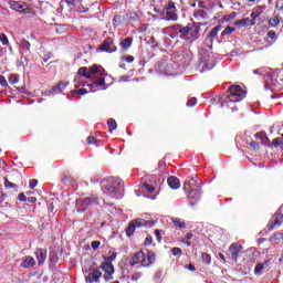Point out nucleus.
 <instances>
[{"label": "nucleus", "mask_w": 283, "mask_h": 283, "mask_svg": "<svg viewBox=\"0 0 283 283\" xmlns=\"http://www.w3.org/2000/svg\"><path fill=\"white\" fill-rule=\"evenodd\" d=\"M102 187L106 189L113 198H123L124 186L120 178L109 177L108 179H103Z\"/></svg>", "instance_id": "nucleus-1"}, {"label": "nucleus", "mask_w": 283, "mask_h": 283, "mask_svg": "<svg viewBox=\"0 0 283 283\" xmlns=\"http://www.w3.org/2000/svg\"><path fill=\"white\" fill-rule=\"evenodd\" d=\"M154 262H156V254L154 252H148L145 255V252L139 251L130 258L129 265L136 266V264H140L142 266H151Z\"/></svg>", "instance_id": "nucleus-2"}, {"label": "nucleus", "mask_w": 283, "mask_h": 283, "mask_svg": "<svg viewBox=\"0 0 283 283\" xmlns=\"http://www.w3.org/2000/svg\"><path fill=\"white\" fill-rule=\"evenodd\" d=\"M184 189L188 192L189 200L197 202L200 200V186L198 185V180L196 178H190L184 185Z\"/></svg>", "instance_id": "nucleus-3"}, {"label": "nucleus", "mask_w": 283, "mask_h": 283, "mask_svg": "<svg viewBox=\"0 0 283 283\" xmlns=\"http://www.w3.org/2000/svg\"><path fill=\"white\" fill-rule=\"evenodd\" d=\"M243 98H247V92L239 85L230 86L229 95L226 96L224 103H240Z\"/></svg>", "instance_id": "nucleus-4"}, {"label": "nucleus", "mask_w": 283, "mask_h": 283, "mask_svg": "<svg viewBox=\"0 0 283 283\" xmlns=\"http://www.w3.org/2000/svg\"><path fill=\"white\" fill-rule=\"evenodd\" d=\"M77 74L83 76V78H94V74H101L102 76H107V72L98 64H94L90 70L87 67H80Z\"/></svg>", "instance_id": "nucleus-5"}, {"label": "nucleus", "mask_w": 283, "mask_h": 283, "mask_svg": "<svg viewBox=\"0 0 283 283\" xmlns=\"http://www.w3.org/2000/svg\"><path fill=\"white\" fill-rule=\"evenodd\" d=\"M163 17L165 21H178V13L176 12V4H174V2H168L165 7Z\"/></svg>", "instance_id": "nucleus-6"}, {"label": "nucleus", "mask_w": 283, "mask_h": 283, "mask_svg": "<svg viewBox=\"0 0 283 283\" xmlns=\"http://www.w3.org/2000/svg\"><path fill=\"white\" fill-rule=\"evenodd\" d=\"M136 227H154V221H147L145 219H136L133 223H130L126 229L127 235H134V231H136Z\"/></svg>", "instance_id": "nucleus-7"}, {"label": "nucleus", "mask_w": 283, "mask_h": 283, "mask_svg": "<svg viewBox=\"0 0 283 283\" xmlns=\"http://www.w3.org/2000/svg\"><path fill=\"white\" fill-rule=\"evenodd\" d=\"M105 85V75L99 74V77L92 83L82 84L83 87H88L90 92H98V87H104Z\"/></svg>", "instance_id": "nucleus-8"}, {"label": "nucleus", "mask_w": 283, "mask_h": 283, "mask_svg": "<svg viewBox=\"0 0 283 283\" xmlns=\"http://www.w3.org/2000/svg\"><path fill=\"white\" fill-rule=\"evenodd\" d=\"M283 222V205L279 209V212L272 217L271 222H270V229H275V227H280Z\"/></svg>", "instance_id": "nucleus-9"}, {"label": "nucleus", "mask_w": 283, "mask_h": 283, "mask_svg": "<svg viewBox=\"0 0 283 283\" xmlns=\"http://www.w3.org/2000/svg\"><path fill=\"white\" fill-rule=\"evenodd\" d=\"M103 273L99 270H93L91 273H85L86 283H95L101 280Z\"/></svg>", "instance_id": "nucleus-10"}, {"label": "nucleus", "mask_w": 283, "mask_h": 283, "mask_svg": "<svg viewBox=\"0 0 283 283\" xmlns=\"http://www.w3.org/2000/svg\"><path fill=\"white\" fill-rule=\"evenodd\" d=\"M101 269L104 271L105 280H112V275H114V264L112 262L106 261L102 264Z\"/></svg>", "instance_id": "nucleus-11"}, {"label": "nucleus", "mask_w": 283, "mask_h": 283, "mask_svg": "<svg viewBox=\"0 0 283 283\" xmlns=\"http://www.w3.org/2000/svg\"><path fill=\"white\" fill-rule=\"evenodd\" d=\"M101 50L103 52H108V53L116 52V46L114 45V40H112V38L105 39L101 46Z\"/></svg>", "instance_id": "nucleus-12"}, {"label": "nucleus", "mask_w": 283, "mask_h": 283, "mask_svg": "<svg viewBox=\"0 0 283 283\" xmlns=\"http://www.w3.org/2000/svg\"><path fill=\"white\" fill-rule=\"evenodd\" d=\"M232 260H238V255H240V251H242V245L238 243H232L229 248Z\"/></svg>", "instance_id": "nucleus-13"}, {"label": "nucleus", "mask_w": 283, "mask_h": 283, "mask_svg": "<svg viewBox=\"0 0 283 283\" xmlns=\"http://www.w3.org/2000/svg\"><path fill=\"white\" fill-rule=\"evenodd\" d=\"M270 265H271L270 260L265 261L264 263H258L254 269L255 275H262L264 273V271H266V269H269Z\"/></svg>", "instance_id": "nucleus-14"}, {"label": "nucleus", "mask_w": 283, "mask_h": 283, "mask_svg": "<svg viewBox=\"0 0 283 283\" xmlns=\"http://www.w3.org/2000/svg\"><path fill=\"white\" fill-rule=\"evenodd\" d=\"M222 30V25H217L214 27L208 38H207V43H209L211 45V43H213V39H216L218 36V32H220Z\"/></svg>", "instance_id": "nucleus-15"}, {"label": "nucleus", "mask_w": 283, "mask_h": 283, "mask_svg": "<svg viewBox=\"0 0 283 283\" xmlns=\"http://www.w3.org/2000/svg\"><path fill=\"white\" fill-rule=\"evenodd\" d=\"M255 140H258V143H260L261 145H269V143H271V140L269 139V137L266 136L265 133H256L254 135Z\"/></svg>", "instance_id": "nucleus-16"}, {"label": "nucleus", "mask_w": 283, "mask_h": 283, "mask_svg": "<svg viewBox=\"0 0 283 283\" xmlns=\"http://www.w3.org/2000/svg\"><path fill=\"white\" fill-rule=\"evenodd\" d=\"M36 264V261L32 256H25L22 260L21 266L22 269H31V266H34Z\"/></svg>", "instance_id": "nucleus-17"}, {"label": "nucleus", "mask_w": 283, "mask_h": 283, "mask_svg": "<svg viewBox=\"0 0 283 283\" xmlns=\"http://www.w3.org/2000/svg\"><path fill=\"white\" fill-rule=\"evenodd\" d=\"M167 182L170 189H180V179H178L177 177H169L167 179Z\"/></svg>", "instance_id": "nucleus-18"}, {"label": "nucleus", "mask_w": 283, "mask_h": 283, "mask_svg": "<svg viewBox=\"0 0 283 283\" xmlns=\"http://www.w3.org/2000/svg\"><path fill=\"white\" fill-rule=\"evenodd\" d=\"M10 8L11 10H15V12H23V10H25L27 6L25 3H20V2H17V1H11L10 2Z\"/></svg>", "instance_id": "nucleus-19"}, {"label": "nucleus", "mask_w": 283, "mask_h": 283, "mask_svg": "<svg viewBox=\"0 0 283 283\" xmlns=\"http://www.w3.org/2000/svg\"><path fill=\"white\" fill-rule=\"evenodd\" d=\"M90 205H98V201L94 197H86L82 200L83 210L87 209Z\"/></svg>", "instance_id": "nucleus-20"}, {"label": "nucleus", "mask_w": 283, "mask_h": 283, "mask_svg": "<svg viewBox=\"0 0 283 283\" xmlns=\"http://www.w3.org/2000/svg\"><path fill=\"white\" fill-rule=\"evenodd\" d=\"M264 10H266V6L255 7L251 13V18L253 19V21H255V19H258V17H260V14L264 12Z\"/></svg>", "instance_id": "nucleus-21"}, {"label": "nucleus", "mask_w": 283, "mask_h": 283, "mask_svg": "<svg viewBox=\"0 0 283 283\" xmlns=\"http://www.w3.org/2000/svg\"><path fill=\"white\" fill-rule=\"evenodd\" d=\"M234 25H241L242 28H247V25H255V20H250L249 18L241 19L237 22H234Z\"/></svg>", "instance_id": "nucleus-22"}, {"label": "nucleus", "mask_w": 283, "mask_h": 283, "mask_svg": "<svg viewBox=\"0 0 283 283\" xmlns=\"http://www.w3.org/2000/svg\"><path fill=\"white\" fill-rule=\"evenodd\" d=\"M35 256H36L38 263L43 264L45 262V259L48 258V254L45 253V251L39 249L35 251Z\"/></svg>", "instance_id": "nucleus-23"}, {"label": "nucleus", "mask_w": 283, "mask_h": 283, "mask_svg": "<svg viewBox=\"0 0 283 283\" xmlns=\"http://www.w3.org/2000/svg\"><path fill=\"white\" fill-rule=\"evenodd\" d=\"M171 222L178 229H187V223H185V221H182L180 218H171Z\"/></svg>", "instance_id": "nucleus-24"}, {"label": "nucleus", "mask_w": 283, "mask_h": 283, "mask_svg": "<svg viewBox=\"0 0 283 283\" xmlns=\"http://www.w3.org/2000/svg\"><path fill=\"white\" fill-rule=\"evenodd\" d=\"M133 40L132 38H126L120 42V48L124 50H129L132 48Z\"/></svg>", "instance_id": "nucleus-25"}, {"label": "nucleus", "mask_w": 283, "mask_h": 283, "mask_svg": "<svg viewBox=\"0 0 283 283\" xmlns=\"http://www.w3.org/2000/svg\"><path fill=\"white\" fill-rule=\"evenodd\" d=\"M67 30H69L67 24H56L55 25L56 34H64V32H67Z\"/></svg>", "instance_id": "nucleus-26"}, {"label": "nucleus", "mask_w": 283, "mask_h": 283, "mask_svg": "<svg viewBox=\"0 0 283 283\" xmlns=\"http://www.w3.org/2000/svg\"><path fill=\"white\" fill-rule=\"evenodd\" d=\"M193 17L198 21H201V19H207V13L205 12V10H197L195 11Z\"/></svg>", "instance_id": "nucleus-27"}, {"label": "nucleus", "mask_w": 283, "mask_h": 283, "mask_svg": "<svg viewBox=\"0 0 283 283\" xmlns=\"http://www.w3.org/2000/svg\"><path fill=\"white\" fill-rule=\"evenodd\" d=\"M235 32V28L233 27H227L222 32H221V36L227 38V36H231V33Z\"/></svg>", "instance_id": "nucleus-28"}, {"label": "nucleus", "mask_w": 283, "mask_h": 283, "mask_svg": "<svg viewBox=\"0 0 283 283\" xmlns=\"http://www.w3.org/2000/svg\"><path fill=\"white\" fill-rule=\"evenodd\" d=\"M193 238L192 233H187L184 239L181 240V242L184 244H186L187 247H191V239Z\"/></svg>", "instance_id": "nucleus-29"}, {"label": "nucleus", "mask_w": 283, "mask_h": 283, "mask_svg": "<svg viewBox=\"0 0 283 283\" xmlns=\"http://www.w3.org/2000/svg\"><path fill=\"white\" fill-rule=\"evenodd\" d=\"M107 126H108L109 132H114V129H116V127H118V124H116V119L111 118L107 122Z\"/></svg>", "instance_id": "nucleus-30"}, {"label": "nucleus", "mask_w": 283, "mask_h": 283, "mask_svg": "<svg viewBox=\"0 0 283 283\" xmlns=\"http://www.w3.org/2000/svg\"><path fill=\"white\" fill-rule=\"evenodd\" d=\"M201 261L203 264H211V254L202 253Z\"/></svg>", "instance_id": "nucleus-31"}, {"label": "nucleus", "mask_w": 283, "mask_h": 283, "mask_svg": "<svg viewBox=\"0 0 283 283\" xmlns=\"http://www.w3.org/2000/svg\"><path fill=\"white\" fill-rule=\"evenodd\" d=\"M20 48H22V50H27L28 52H30L31 44L28 40H22L20 42Z\"/></svg>", "instance_id": "nucleus-32"}, {"label": "nucleus", "mask_w": 283, "mask_h": 283, "mask_svg": "<svg viewBox=\"0 0 283 283\" xmlns=\"http://www.w3.org/2000/svg\"><path fill=\"white\" fill-rule=\"evenodd\" d=\"M143 188L146 189V191H148V193H154V191H156V187H154L147 182L143 184Z\"/></svg>", "instance_id": "nucleus-33"}, {"label": "nucleus", "mask_w": 283, "mask_h": 283, "mask_svg": "<svg viewBox=\"0 0 283 283\" xmlns=\"http://www.w3.org/2000/svg\"><path fill=\"white\" fill-rule=\"evenodd\" d=\"M0 43H2V45H10V41L8 40V35H6V33L0 34Z\"/></svg>", "instance_id": "nucleus-34"}, {"label": "nucleus", "mask_w": 283, "mask_h": 283, "mask_svg": "<svg viewBox=\"0 0 283 283\" xmlns=\"http://www.w3.org/2000/svg\"><path fill=\"white\" fill-rule=\"evenodd\" d=\"M191 32V28L189 27H181L179 28V34H182L184 36H187Z\"/></svg>", "instance_id": "nucleus-35"}, {"label": "nucleus", "mask_w": 283, "mask_h": 283, "mask_svg": "<svg viewBox=\"0 0 283 283\" xmlns=\"http://www.w3.org/2000/svg\"><path fill=\"white\" fill-rule=\"evenodd\" d=\"M270 25H272L273 28H277V25H280V19L277 17L271 18Z\"/></svg>", "instance_id": "nucleus-36"}, {"label": "nucleus", "mask_w": 283, "mask_h": 283, "mask_svg": "<svg viewBox=\"0 0 283 283\" xmlns=\"http://www.w3.org/2000/svg\"><path fill=\"white\" fill-rule=\"evenodd\" d=\"M67 85H69L67 82H64V83L61 82L57 84V86L55 88H53V92H56V90H59L61 92V90H65Z\"/></svg>", "instance_id": "nucleus-37"}, {"label": "nucleus", "mask_w": 283, "mask_h": 283, "mask_svg": "<svg viewBox=\"0 0 283 283\" xmlns=\"http://www.w3.org/2000/svg\"><path fill=\"white\" fill-rule=\"evenodd\" d=\"M62 1H64L65 3H67V6L73 8L74 6H78V3H81V0H62Z\"/></svg>", "instance_id": "nucleus-38"}, {"label": "nucleus", "mask_w": 283, "mask_h": 283, "mask_svg": "<svg viewBox=\"0 0 283 283\" xmlns=\"http://www.w3.org/2000/svg\"><path fill=\"white\" fill-rule=\"evenodd\" d=\"M272 240L274 242H276V244H280V241L283 240V234L282 233H275L272 238Z\"/></svg>", "instance_id": "nucleus-39"}, {"label": "nucleus", "mask_w": 283, "mask_h": 283, "mask_svg": "<svg viewBox=\"0 0 283 283\" xmlns=\"http://www.w3.org/2000/svg\"><path fill=\"white\" fill-rule=\"evenodd\" d=\"M249 147H251V149H253V151L260 150V145L256 142H250Z\"/></svg>", "instance_id": "nucleus-40"}, {"label": "nucleus", "mask_w": 283, "mask_h": 283, "mask_svg": "<svg viewBox=\"0 0 283 283\" xmlns=\"http://www.w3.org/2000/svg\"><path fill=\"white\" fill-rule=\"evenodd\" d=\"M9 83L11 85H17V83H19V77H17V75H10L9 76Z\"/></svg>", "instance_id": "nucleus-41"}, {"label": "nucleus", "mask_w": 283, "mask_h": 283, "mask_svg": "<svg viewBox=\"0 0 283 283\" xmlns=\"http://www.w3.org/2000/svg\"><path fill=\"white\" fill-rule=\"evenodd\" d=\"M161 233L163 230H155V238H157V242H163Z\"/></svg>", "instance_id": "nucleus-42"}, {"label": "nucleus", "mask_w": 283, "mask_h": 283, "mask_svg": "<svg viewBox=\"0 0 283 283\" xmlns=\"http://www.w3.org/2000/svg\"><path fill=\"white\" fill-rule=\"evenodd\" d=\"M4 187L7 189H14V187H17V185L10 182L8 179H4Z\"/></svg>", "instance_id": "nucleus-43"}, {"label": "nucleus", "mask_w": 283, "mask_h": 283, "mask_svg": "<svg viewBox=\"0 0 283 283\" xmlns=\"http://www.w3.org/2000/svg\"><path fill=\"white\" fill-rule=\"evenodd\" d=\"M171 253L172 255H182V250L180 248H172Z\"/></svg>", "instance_id": "nucleus-44"}, {"label": "nucleus", "mask_w": 283, "mask_h": 283, "mask_svg": "<svg viewBox=\"0 0 283 283\" xmlns=\"http://www.w3.org/2000/svg\"><path fill=\"white\" fill-rule=\"evenodd\" d=\"M197 103H198V99L196 97H191L188 101L187 105H188V107H193Z\"/></svg>", "instance_id": "nucleus-45"}, {"label": "nucleus", "mask_w": 283, "mask_h": 283, "mask_svg": "<svg viewBox=\"0 0 283 283\" xmlns=\"http://www.w3.org/2000/svg\"><path fill=\"white\" fill-rule=\"evenodd\" d=\"M73 94H80V96H85L87 94L86 88H80L77 91H73Z\"/></svg>", "instance_id": "nucleus-46"}, {"label": "nucleus", "mask_w": 283, "mask_h": 283, "mask_svg": "<svg viewBox=\"0 0 283 283\" xmlns=\"http://www.w3.org/2000/svg\"><path fill=\"white\" fill-rule=\"evenodd\" d=\"M0 85H2V87H8V80H6V76L0 75Z\"/></svg>", "instance_id": "nucleus-47"}, {"label": "nucleus", "mask_w": 283, "mask_h": 283, "mask_svg": "<svg viewBox=\"0 0 283 283\" xmlns=\"http://www.w3.org/2000/svg\"><path fill=\"white\" fill-rule=\"evenodd\" d=\"M122 61H126V63H134V56L132 55L123 56Z\"/></svg>", "instance_id": "nucleus-48"}, {"label": "nucleus", "mask_w": 283, "mask_h": 283, "mask_svg": "<svg viewBox=\"0 0 283 283\" xmlns=\"http://www.w3.org/2000/svg\"><path fill=\"white\" fill-rule=\"evenodd\" d=\"M206 67L208 70H213V67H216V61L212 60V61L206 63Z\"/></svg>", "instance_id": "nucleus-49"}, {"label": "nucleus", "mask_w": 283, "mask_h": 283, "mask_svg": "<svg viewBox=\"0 0 283 283\" xmlns=\"http://www.w3.org/2000/svg\"><path fill=\"white\" fill-rule=\"evenodd\" d=\"M92 249H94V251H96V249H98V247H101V241H93L91 243Z\"/></svg>", "instance_id": "nucleus-50"}, {"label": "nucleus", "mask_w": 283, "mask_h": 283, "mask_svg": "<svg viewBox=\"0 0 283 283\" xmlns=\"http://www.w3.org/2000/svg\"><path fill=\"white\" fill-rule=\"evenodd\" d=\"M36 185H39V180L32 179L29 184V187H30V189H34V187H36Z\"/></svg>", "instance_id": "nucleus-51"}, {"label": "nucleus", "mask_w": 283, "mask_h": 283, "mask_svg": "<svg viewBox=\"0 0 283 283\" xmlns=\"http://www.w3.org/2000/svg\"><path fill=\"white\" fill-rule=\"evenodd\" d=\"M153 242H154V238H151V235H148V237H146L144 244L147 247V245L151 244Z\"/></svg>", "instance_id": "nucleus-52"}, {"label": "nucleus", "mask_w": 283, "mask_h": 283, "mask_svg": "<svg viewBox=\"0 0 283 283\" xmlns=\"http://www.w3.org/2000/svg\"><path fill=\"white\" fill-rule=\"evenodd\" d=\"M192 39L196 41V39H200V31L198 29H195L192 33Z\"/></svg>", "instance_id": "nucleus-53"}, {"label": "nucleus", "mask_w": 283, "mask_h": 283, "mask_svg": "<svg viewBox=\"0 0 283 283\" xmlns=\"http://www.w3.org/2000/svg\"><path fill=\"white\" fill-rule=\"evenodd\" d=\"M87 143H88V145H95L96 144V138H94L93 136H90L87 138Z\"/></svg>", "instance_id": "nucleus-54"}, {"label": "nucleus", "mask_w": 283, "mask_h": 283, "mask_svg": "<svg viewBox=\"0 0 283 283\" xmlns=\"http://www.w3.org/2000/svg\"><path fill=\"white\" fill-rule=\"evenodd\" d=\"M280 143H282V142H280V138H274V139L272 140V145H273L274 147H280Z\"/></svg>", "instance_id": "nucleus-55"}, {"label": "nucleus", "mask_w": 283, "mask_h": 283, "mask_svg": "<svg viewBox=\"0 0 283 283\" xmlns=\"http://www.w3.org/2000/svg\"><path fill=\"white\" fill-rule=\"evenodd\" d=\"M185 269H188V271H191V272H196V266L191 263L186 265Z\"/></svg>", "instance_id": "nucleus-56"}, {"label": "nucleus", "mask_w": 283, "mask_h": 283, "mask_svg": "<svg viewBox=\"0 0 283 283\" xmlns=\"http://www.w3.org/2000/svg\"><path fill=\"white\" fill-rule=\"evenodd\" d=\"M19 200H20V202H25V200H28V198L25 197V193H20L19 195Z\"/></svg>", "instance_id": "nucleus-57"}, {"label": "nucleus", "mask_w": 283, "mask_h": 283, "mask_svg": "<svg viewBox=\"0 0 283 283\" xmlns=\"http://www.w3.org/2000/svg\"><path fill=\"white\" fill-rule=\"evenodd\" d=\"M27 200H28L29 202H31V203L36 202V198H34V197H29V198H27Z\"/></svg>", "instance_id": "nucleus-58"}, {"label": "nucleus", "mask_w": 283, "mask_h": 283, "mask_svg": "<svg viewBox=\"0 0 283 283\" xmlns=\"http://www.w3.org/2000/svg\"><path fill=\"white\" fill-rule=\"evenodd\" d=\"M180 28H181L180 24L170 27L171 30H179V31H180Z\"/></svg>", "instance_id": "nucleus-59"}, {"label": "nucleus", "mask_w": 283, "mask_h": 283, "mask_svg": "<svg viewBox=\"0 0 283 283\" xmlns=\"http://www.w3.org/2000/svg\"><path fill=\"white\" fill-rule=\"evenodd\" d=\"M268 36H270V39H274V36H275V32L270 31V32L268 33Z\"/></svg>", "instance_id": "nucleus-60"}, {"label": "nucleus", "mask_w": 283, "mask_h": 283, "mask_svg": "<svg viewBox=\"0 0 283 283\" xmlns=\"http://www.w3.org/2000/svg\"><path fill=\"white\" fill-rule=\"evenodd\" d=\"M219 258H220V260H222L223 262H227V260H226V258H224V254L219 253Z\"/></svg>", "instance_id": "nucleus-61"}, {"label": "nucleus", "mask_w": 283, "mask_h": 283, "mask_svg": "<svg viewBox=\"0 0 283 283\" xmlns=\"http://www.w3.org/2000/svg\"><path fill=\"white\" fill-rule=\"evenodd\" d=\"M276 10H283V8L280 7V4H276Z\"/></svg>", "instance_id": "nucleus-62"}, {"label": "nucleus", "mask_w": 283, "mask_h": 283, "mask_svg": "<svg viewBox=\"0 0 283 283\" xmlns=\"http://www.w3.org/2000/svg\"><path fill=\"white\" fill-rule=\"evenodd\" d=\"M253 74H260L259 70L253 71Z\"/></svg>", "instance_id": "nucleus-63"}, {"label": "nucleus", "mask_w": 283, "mask_h": 283, "mask_svg": "<svg viewBox=\"0 0 283 283\" xmlns=\"http://www.w3.org/2000/svg\"><path fill=\"white\" fill-rule=\"evenodd\" d=\"M281 149H283V142L280 143V146H279Z\"/></svg>", "instance_id": "nucleus-64"}]
</instances>
